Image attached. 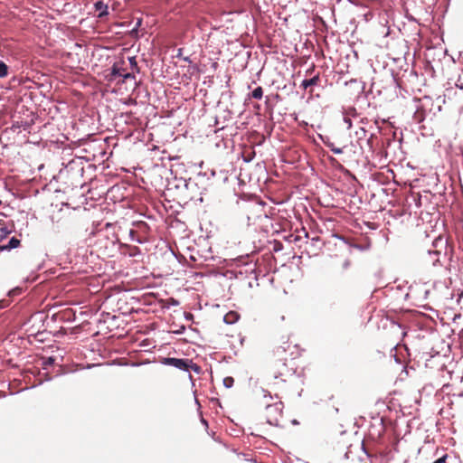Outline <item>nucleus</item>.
I'll list each match as a JSON object with an SVG mask.
<instances>
[{
	"label": "nucleus",
	"mask_w": 463,
	"mask_h": 463,
	"mask_svg": "<svg viewBox=\"0 0 463 463\" xmlns=\"http://www.w3.org/2000/svg\"><path fill=\"white\" fill-rule=\"evenodd\" d=\"M300 355V350L297 344H292L288 340L282 341L281 345L276 346L273 350V370L275 377H285L291 375L294 369L288 366L287 362L294 360Z\"/></svg>",
	"instance_id": "1"
},
{
	"label": "nucleus",
	"mask_w": 463,
	"mask_h": 463,
	"mask_svg": "<svg viewBox=\"0 0 463 463\" xmlns=\"http://www.w3.org/2000/svg\"><path fill=\"white\" fill-rule=\"evenodd\" d=\"M163 364L165 365L174 366L183 371H189L191 369L196 373L200 372V366L196 364H194L192 360L189 359L167 357L164 358Z\"/></svg>",
	"instance_id": "2"
},
{
	"label": "nucleus",
	"mask_w": 463,
	"mask_h": 463,
	"mask_svg": "<svg viewBox=\"0 0 463 463\" xmlns=\"http://www.w3.org/2000/svg\"><path fill=\"white\" fill-rule=\"evenodd\" d=\"M38 320V316H32L28 321L24 324L25 326H29L31 325L27 329L26 331L27 332H30L31 335H36L40 332V327L39 328H36V326H34V322H36ZM39 322H42V317H39Z\"/></svg>",
	"instance_id": "3"
},
{
	"label": "nucleus",
	"mask_w": 463,
	"mask_h": 463,
	"mask_svg": "<svg viewBox=\"0 0 463 463\" xmlns=\"http://www.w3.org/2000/svg\"><path fill=\"white\" fill-rule=\"evenodd\" d=\"M125 70L118 68L117 65H114L111 71V80L116 79L117 76H121L124 79L134 78V75L130 72L124 73Z\"/></svg>",
	"instance_id": "4"
},
{
	"label": "nucleus",
	"mask_w": 463,
	"mask_h": 463,
	"mask_svg": "<svg viewBox=\"0 0 463 463\" xmlns=\"http://www.w3.org/2000/svg\"><path fill=\"white\" fill-rule=\"evenodd\" d=\"M94 8L96 12H99L98 17H103L108 14V5H106L103 1H98L94 4Z\"/></svg>",
	"instance_id": "5"
},
{
	"label": "nucleus",
	"mask_w": 463,
	"mask_h": 463,
	"mask_svg": "<svg viewBox=\"0 0 463 463\" xmlns=\"http://www.w3.org/2000/svg\"><path fill=\"white\" fill-rule=\"evenodd\" d=\"M320 81L319 74H317L311 79L304 80L301 83V87L305 90H307L310 86L317 85Z\"/></svg>",
	"instance_id": "6"
},
{
	"label": "nucleus",
	"mask_w": 463,
	"mask_h": 463,
	"mask_svg": "<svg viewBox=\"0 0 463 463\" xmlns=\"http://www.w3.org/2000/svg\"><path fill=\"white\" fill-rule=\"evenodd\" d=\"M20 245V240L15 237L11 238L9 242L6 245H1L0 250H9L12 249H15Z\"/></svg>",
	"instance_id": "7"
},
{
	"label": "nucleus",
	"mask_w": 463,
	"mask_h": 463,
	"mask_svg": "<svg viewBox=\"0 0 463 463\" xmlns=\"http://www.w3.org/2000/svg\"><path fill=\"white\" fill-rule=\"evenodd\" d=\"M240 318V315L235 311H230L224 316V322L233 324Z\"/></svg>",
	"instance_id": "8"
},
{
	"label": "nucleus",
	"mask_w": 463,
	"mask_h": 463,
	"mask_svg": "<svg viewBox=\"0 0 463 463\" xmlns=\"http://www.w3.org/2000/svg\"><path fill=\"white\" fill-rule=\"evenodd\" d=\"M263 96V90L261 87H257L252 92L251 97L256 99H260Z\"/></svg>",
	"instance_id": "9"
},
{
	"label": "nucleus",
	"mask_w": 463,
	"mask_h": 463,
	"mask_svg": "<svg viewBox=\"0 0 463 463\" xmlns=\"http://www.w3.org/2000/svg\"><path fill=\"white\" fill-rule=\"evenodd\" d=\"M8 74V67L7 65L0 61V78H4L5 76H7Z\"/></svg>",
	"instance_id": "10"
},
{
	"label": "nucleus",
	"mask_w": 463,
	"mask_h": 463,
	"mask_svg": "<svg viewBox=\"0 0 463 463\" xmlns=\"http://www.w3.org/2000/svg\"><path fill=\"white\" fill-rule=\"evenodd\" d=\"M234 380L232 377H226L223 380V383L227 388H230L233 385Z\"/></svg>",
	"instance_id": "11"
},
{
	"label": "nucleus",
	"mask_w": 463,
	"mask_h": 463,
	"mask_svg": "<svg viewBox=\"0 0 463 463\" xmlns=\"http://www.w3.org/2000/svg\"><path fill=\"white\" fill-rule=\"evenodd\" d=\"M331 149V151L335 155H340L343 153V149L339 147H335L333 144L328 146Z\"/></svg>",
	"instance_id": "12"
},
{
	"label": "nucleus",
	"mask_w": 463,
	"mask_h": 463,
	"mask_svg": "<svg viewBox=\"0 0 463 463\" xmlns=\"http://www.w3.org/2000/svg\"><path fill=\"white\" fill-rule=\"evenodd\" d=\"M128 61H129V63L131 65V68L135 69V70H137V71H138V68H137V63L136 61V58L135 57H130V58H128Z\"/></svg>",
	"instance_id": "13"
},
{
	"label": "nucleus",
	"mask_w": 463,
	"mask_h": 463,
	"mask_svg": "<svg viewBox=\"0 0 463 463\" xmlns=\"http://www.w3.org/2000/svg\"><path fill=\"white\" fill-rule=\"evenodd\" d=\"M350 266H351V261L349 260H345L344 262L342 263V269L346 270L350 268Z\"/></svg>",
	"instance_id": "14"
},
{
	"label": "nucleus",
	"mask_w": 463,
	"mask_h": 463,
	"mask_svg": "<svg viewBox=\"0 0 463 463\" xmlns=\"http://www.w3.org/2000/svg\"><path fill=\"white\" fill-rule=\"evenodd\" d=\"M139 252V249L137 247H133L130 250L129 255L136 256Z\"/></svg>",
	"instance_id": "15"
},
{
	"label": "nucleus",
	"mask_w": 463,
	"mask_h": 463,
	"mask_svg": "<svg viewBox=\"0 0 463 463\" xmlns=\"http://www.w3.org/2000/svg\"><path fill=\"white\" fill-rule=\"evenodd\" d=\"M446 458H447V455L439 458V459L435 460L434 462L435 463H445Z\"/></svg>",
	"instance_id": "16"
},
{
	"label": "nucleus",
	"mask_w": 463,
	"mask_h": 463,
	"mask_svg": "<svg viewBox=\"0 0 463 463\" xmlns=\"http://www.w3.org/2000/svg\"><path fill=\"white\" fill-rule=\"evenodd\" d=\"M7 307V302L5 300H0V308H5Z\"/></svg>",
	"instance_id": "17"
},
{
	"label": "nucleus",
	"mask_w": 463,
	"mask_h": 463,
	"mask_svg": "<svg viewBox=\"0 0 463 463\" xmlns=\"http://www.w3.org/2000/svg\"><path fill=\"white\" fill-rule=\"evenodd\" d=\"M345 122H346V123H348V125H349V128H350V127H351V120H350V118H348V119H345Z\"/></svg>",
	"instance_id": "18"
},
{
	"label": "nucleus",
	"mask_w": 463,
	"mask_h": 463,
	"mask_svg": "<svg viewBox=\"0 0 463 463\" xmlns=\"http://www.w3.org/2000/svg\"><path fill=\"white\" fill-rule=\"evenodd\" d=\"M2 205V201L0 200V206Z\"/></svg>",
	"instance_id": "19"
},
{
	"label": "nucleus",
	"mask_w": 463,
	"mask_h": 463,
	"mask_svg": "<svg viewBox=\"0 0 463 463\" xmlns=\"http://www.w3.org/2000/svg\"><path fill=\"white\" fill-rule=\"evenodd\" d=\"M433 463H435V462H433Z\"/></svg>",
	"instance_id": "20"
}]
</instances>
